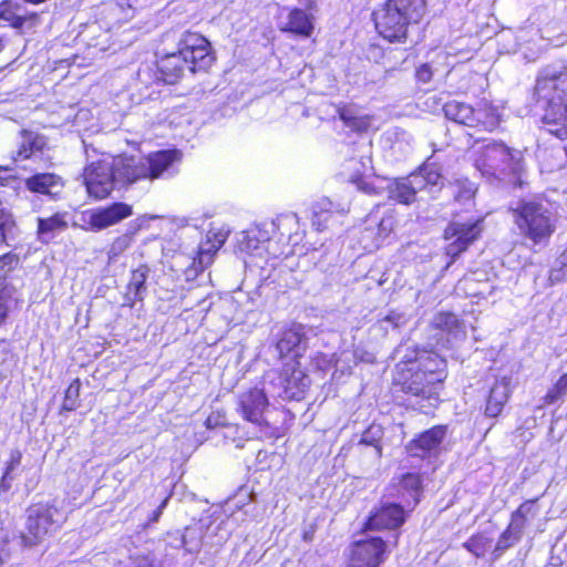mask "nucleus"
Segmentation results:
<instances>
[{"instance_id":"nucleus-1","label":"nucleus","mask_w":567,"mask_h":567,"mask_svg":"<svg viewBox=\"0 0 567 567\" xmlns=\"http://www.w3.org/2000/svg\"><path fill=\"white\" fill-rule=\"evenodd\" d=\"M447 377V361L444 357L433 349L413 346L394 364L390 393L393 399L414 398L436 409L442 403L441 394Z\"/></svg>"},{"instance_id":"nucleus-2","label":"nucleus","mask_w":567,"mask_h":567,"mask_svg":"<svg viewBox=\"0 0 567 567\" xmlns=\"http://www.w3.org/2000/svg\"><path fill=\"white\" fill-rule=\"evenodd\" d=\"M427 12V0H383L370 14L375 35L386 44L404 45Z\"/></svg>"},{"instance_id":"nucleus-3","label":"nucleus","mask_w":567,"mask_h":567,"mask_svg":"<svg viewBox=\"0 0 567 567\" xmlns=\"http://www.w3.org/2000/svg\"><path fill=\"white\" fill-rule=\"evenodd\" d=\"M533 101L546 132L561 141L567 140V66L538 75Z\"/></svg>"},{"instance_id":"nucleus-4","label":"nucleus","mask_w":567,"mask_h":567,"mask_svg":"<svg viewBox=\"0 0 567 567\" xmlns=\"http://www.w3.org/2000/svg\"><path fill=\"white\" fill-rule=\"evenodd\" d=\"M474 165L484 176L501 181L512 188H522L525 185L524 154L503 141H493L483 146L474 159Z\"/></svg>"},{"instance_id":"nucleus-5","label":"nucleus","mask_w":567,"mask_h":567,"mask_svg":"<svg viewBox=\"0 0 567 567\" xmlns=\"http://www.w3.org/2000/svg\"><path fill=\"white\" fill-rule=\"evenodd\" d=\"M509 213L525 245L532 249L547 247L557 229L551 210L537 199H522Z\"/></svg>"},{"instance_id":"nucleus-6","label":"nucleus","mask_w":567,"mask_h":567,"mask_svg":"<svg viewBox=\"0 0 567 567\" xmlns=\"http://www.w3.org/2000/svg\"><path fill=\"white\" fill-rule=\"evenodd\" d=\"M65 520L66 516L55 501L32 503L25 509L24 529L20 534L21 543L25 547L38 546L60 529Z\"/></svg>"},{"instance_id":"nucleus-7","label":"nucleus","mask_w":567,"mask_h":567,"mask_svg":"<svg viewBox=\"0 0 567 567\" xmlns=\"http://www.w3.org/2000/svg\"><path fill=\"white\" fill-rule=\"evenodd\" d=\"M443 113L447 120L471 127L477 133H492L502 122L497 107L486 100L474 106L455 100L449 101L443 105Z\"/></svg>"},{"instance_id":"nucleus-8","label":"nucleus","mask_w":567,"mask_h":567,"mask_svg":"<svg viewBox=\"0 0 567 567\" xmlns=\"http://www.w3.org/2000/svg\"><path fill=\"white\" fill-rule=\"evenodd\" d=\"M176 51L187 61L192 74L207 73L217 60L210 41L198 31H184Z\"/></svg>"},{"instance_id":"nucleus-9","label":"nucleus","mask_w":567,"mask_h":567,"mask_svg":"<svg viewBox=\"0 0 567 567\" xmlns=\"http://www.w3.org/2000/svg\"><path fill=\"white\" fill-rule=\"evenodd\" d=\"M484 231V218H472L466 221L452 220L443 230V238L447 241L444 251L454 262L472 245L482 238Z\"/></svg>"},{"instance_id":"nucleus-10","label":"nucleus","mask_w":567,"mask_h":567,"mask_svg":"<svg viewBox=\"0 0 567 567\" xmlns=\"http://www.w3.org/2000/svg\"><path fill=\"white\" fill-rule=\"evenodd\" d=\"M447 432V424H435L421 431L404 445L406 456L419 461L436 458L442 452Z\"/></svg>"},{"instance_id":"nucleus-11","label":"nucleus","mask_w":567,"mask_h":567,"mask_svg":"<svg viewBox=\"0 0 567 567\" xmlns=\"http://www.w3.org/2000/svg\"><path fill=\"white\" fill-rule=\"evenodd\" d=\"M279 361H301L308 349V337L301 323L290 322L278 331L275 341Z\"/></svg>"},{"instance_id":"nucleus-12","label":"nucleus","mask_w":567,"mask_h":567,"mask_svg":"<svg viewBox=\"0 0 567 567\" xmlns=\"http://www.w3.org/2000/svg\"><path fill=\"white\" fill-rule=\"evenodd\" d=\"M404 507L394 502H383L375 506L367 516L361 532H393L400 529L406 522Z\"/></svg>"},{"instance_id":"nucleus-13","label":"nucleus","mask_w":567,"mask_h":567,"mask_svg":"<svg viewBox=\"0 0 567 567\" xmlns=\"http://www.w3.org/2000/svg\"><path fill=\"white\" fill-rule=\"evenodd\" d=\"M277 378L284 399L289 401L303 400L311 384L301 361L284 362L277 371Z\"/></svg>"},{"instance_id":"nucleus-14","label":"nucleus","mask_w":567,"mask_h":567,"mask_svg":"<svg viewBox=\"0 0 567 567\" xmlns=\"http://www.w3.org/2000/svg\"><path fill=\"white\" fill-rule=\"evenodd\" d=\"M154 83L163 85H176L186 72L190 73L187 61L177 51L156 54L151 70Z\"/></svg>"},{"instance_id":"nucleus-15","label":"nucleus","mask_w":567,"mask_h":567,"mask_svg":"<svg viewBox=\"0 0 567 567\" xmlns=\"http://www.w3.org/2000/svg\"><path fill=\"white\" fill-rule=\"evenodd\" d=\"M539 497H534L524 501L511 514L509 523L506 528L502 532L499 539L496 545L497 550H505L509 548L513 543L520 539L523 530L527 526L528 517H533L537 514L536 503Z\"/></svg>"},{"instance_id":"nucleus-16","label":"nucleus","mask_w":567,"mask_h":567,"mask_svg":"<svg viewBox=\"0 0 567 567\" xmlns=\"http://www.w3.org/2000/svg\"><path fill=\"white\" fill-rule=\"evenodd\" d=\"M388 554V544L381 536H369L350 544L349 559L370 567H381Z\"/></svg>"},{"instance_id":"nucleus-17","label":"nucleus","mask_w":567,"mask_h":567,"mask_svg":"<svg viewBox=\"0 0 567 567\" xmlns=\"http://www.w3.org/2000/svg\"><path fill=\"white\" fill-rule=\"evenodd\" d=\"M0 21L7 22L10 28L23 34L25 30H33L41 24V13L29 11L18 0H2L0 2Z\"/></svg>"},{"instance_id":"nucleus-18","label":"nucleus","mask_w":567,"mask_h":567,"mask_svg":"<svg viewBox=\"0 0 567 567\" xmlns=\"http://www.w3.org/2000/svg\"><path fill=\"white\" fill-rule=\"evenodd\" d=\"M87 194L95 200L107 198L114 188V175L111 166L92 163L84 171Z\"/></svg>"},{"instance_id":"nucleus-19","label":"nucleus","mask_w":567,"mask_h":567,"mask_svg":"<svg viewBox=\"0 0 567 567\" xmlns=\"http://www.w3.org/2000/svg\"><path fill=\"white\" fill-rule=\"evenodd\" d=\"M269 405V400L262 389L250 388L238 400V412L241 417L259 426L267 425L264 413Z\"/></svg>"},{"instance_id":"nucleus-20","label":"nucleus","mask_w":567,"mask_h":567,"mask_svg":"<svg viewBox=\"0 0 567 567\" xmlns=\"http://www.w3.org/2000/svg\"><path fill=\"white\" fill-rule=\"evenodd\" d=\"M132 214L131 205L114 202L107 206L92 209L89 213L87 224L92 230L99 231L128 218Z\"/></svg>"},{"instance_id":"nucleus-21","label":"nucleus","mask_w":567,"mask_h":567,"mask_svg":"<svg viewBox=\"0 0 567 567\" xmlns=\"http://www.w3.org/2000/svg\"><path fill=\"white\" fill-rule=\"evenodd\" d=\"M182 153L176 148L151 152L146 156L147 167H140L136 175L131 179H156L159 178L174 163L181 161Z\"/></svg>"},{"instance_id":"nucleus-22","label":"nucleus","mask_w":567,"mask_h":567,"mask_svg":"<svg viewBox=\"0 0 567 567\" xmlns=\"http://www.w3.org/2000/svg\"><path fill=\"white\" fill-rule=\"evenodd\" d=\"M279 31L298 38L308 39L315 31V17L306 10L293 7L288 9L287 21Z\"/></svg>"},{"instance_id":"nucleus-23","label":"nucleus","mask_w":567,"mask_h":567,"mask_svg":"<svg viewBox=\"0 0 567 567\" xmlns=\"http://www.w3.org/2000/svg\"><path fill=\"white\" fill-rule=\"evenodd\" d=\"M148 274L150 267L146 264H140L131 270L124 292V300L127 306L134 307L137 301H143Z\"/></svg>"},{"instance_id":"nucleus-24","label":"nucleus","mask_w":567,"mask_h":567,"mask_svg":"<svg viewBox=\"0 0 567 567\" xmlns=\"http://www.w3.org/2000/svg\"><path fill=\"white\" fill-rule=\"evenodd\" d=\"M511 396L509 382L503 378L496 380L489 389L484 414L487 417H497L502 414L505 404Z\"/></svg>"},{"instance_id":"nucleus-25","label":"nucleus","mask_w":567,"mask_h":567,"mask_svg":"<svg viewBox=\"0 0 567 567\" xmlns=\"http://www.w3.org/2000/svg\"><path fill=\"white\" fill-rule=\"evenodd\" d=\"M422 192L412 174L395 178L389 189L390 198L409 206L416 202V195Z\"/></svg>"},{"instance_id":"nucleus-26","label":"nucleus","mask_w":567,"mask_h":567,"mask_svg":"<svg viewBox=\"0 0 567 567\" xmlns=\"http://www.w3.org/2000/svg\"><path fill=\"white\" fill-rule=\"evenodd\" d=\"M68 213L56 212L49 217H39L37 219V238L41 243H49L56 234L68 229Z\"/></svg>"},{"instance_id":"nucleus-27","label":"nucleus","mask_w":567,"mask_h":567,"mask_svg":"<svg viewBox=\"0 0 567 567\" xmlns=\"http://www.w3.org/2000/svg\"><path fill=\"white\" fill-rule=\"evenodd\" d=\"M20 136L22 138L14 155V161H27L38 153H42L47 147V137L42 134L21 130Z\"/></svg>"},{"instance_id":"nucleus-28","label":"nucleus","mask_w":567,"mask_h":567,"mask_svg":"<svg viewBox=\"0 0 567 567\" xmlns=\"http://www.w3.org/2000/svg\"><path fill=\"white\" fill-rule=\"evenodd\" d=\"M421 186L422 192H434L441 189L443 185V175L441 168L435 164L427 161L421 164L414 172L411 173Z\"/></svg>"},{"instance_id":"nucleus-29","label":"nucleus","mask_w":567,"mask_h":567,"mask_svg":"<svg viewBox=\"0 0 567 567\" xmlns=\"http://www.w3.org/2000/svg\"><path fill=\"white\" fill-rule=\"evenodd\" d=\"M25 188L34 194L50 195L55 187L63 186L61 176L54 173H37L25 178Z\"/></svg>"},{"instance_id":"nucleus-30","label":"nucleus","mask_w":567,"mask_h":567,"mask_svg":"<svg viewBox=\"0 0 567 567\" xmlns=\"http://www.w3.org/2000/svg\"><path fill=\"white\" fill-rule=\"evenodd\" d=\"M22 302V295L13 285H0V326L6 323L10 312L19 309Z\"/></svg>"},{"instance_id":"nucleus-31","label":"nucleus","mask_w":567,"mask_h":567,"mask_svg":"<svg viewBox=\"0 0 567 567\" xmlns=\"http://www.w3.org/2000/svg\"><path fill=\"white\" fill-rule=\"evenodd\" d=\"M338 117L352 132L361 134L367 132L371 126V116H357L349 104L341 103L337 106Z\"/></svg>"},{"instance_id":"nucleus-32","label":"nucleus","mask_w":567,"mask_h":567,"mask_svg":"<svg viewBox=\"0 0 567 567\" xmlns=\"http://www.w3.org/2000/svg\"><path fill=\"white\" fill-rule=\"evenodd\" d=\"M396 213L394 209L386 210L377 223L373 234V243L377 248L382 247L394 234L396 227Z\"/></svg>"},{"instance_id":"nucleus-33","label":"nucleus","mask_w":567,"mask_h":567,"mask_svg":"<svg viewBox=\"0 0 567 567\" xmlns=\"http://www.w3.org/2000/svg\"><path fill=\"white\" fill-rule=\"evenodd\" d=\"M82 382L80 378L70 381L63 393V401L60 405V413L73 412L81 406Z\"/></svg>"},{"instance_id":"nucleus-34","label":"nucleus","mask_w":567,"mask_h":567,"mask_svg":"<svg viewBox=\"0 0 567 567\" xmlns=\"http://www.w3.org/2000/svg\"><path fill=\"white\" fill-rule=\"evenodd\" d=\"M422 474L417 472H408L399 477V486L403 493L411 495L415 503L420 501L423 489Z\"/></svg>"},{"instance_id":"nucleus-35","label":"nucleus","mask_w":567,"mask_h":567,"mask_svg":"<svg viewBox=\"0 0 567 567\" xmlns=\"http://www.w3.org/2000/svg\"><path fill=\"white\" fill-rule=\"evenodd\" d=\"M16 228V217L6 199L0 196V241L8 244L9 234H11Z\"/></svg>"},{"instance_id":"nucleus-36","label":"nucleus","mask_w":567,"mask_h":567,"mask_svg":"<svg viewBox=\"0 0 567 567\" xmlns=\"http://www.w3.org/2000/svg\"><path fill=\"white\" fill-rule=\"evenodd\" d=\"M431 327L434 330L452 333L461 328V321L451 311H440L433 317Z\"/></svg>"},{"instance_id":"nucleus-37","label":"nucleus","mask_w":567,"mask_h":567,"mask_svg":"<svg viewBox=\"0 0 567 567\" xmlns=\"http://www.w3.org/2000/svg\"><path fill=\"white\" fill-rule=\"evenodd\" d=\"M567 396V372L563 373L556 382L548 389L543 398L545 405H553L559 401H564Z\"/></svg>"},{"instance_id":"nucleus-38","label":"nucleus","mask_w":567,"mask_h":567,"mask_svg":"<svg viewBox=\"0 0 567 567\" xmlns=\"http://www.w3.org/2000/svg\"><path fill=\"white\" fill-rule=\"evenodd\" d=\"M21 264L18 252L9 250L0 255V279L6 280Z\"/></svg>"},{"instance_id":"nucleus-39","label":"nucleus","mask_w":567,"mask_h":567,"mask_svg":"<svg viewBox=\"0 0 567 567\" xmlns=\"http://www.w3.org/2000/svg\"><path fill=\"white\" fill-rule=\"evenodd\" d=\"M489 539L483 534H473L464 544L463 547L470 551L474 557L481 558L487 550Z\"/></svg>"},{"instance_id":"nucleus-40","label":"nucleus","mask_w":567,"mask_h":567,"mask_svg":"<svg viewBox=\"0 0 567 567\" xmlns=\"http://www.w3.org/2000/svg\"><path fill=\"white\" fill-rule=\"evenodd\" d=\"M350 182L355 185L358 190L365 195L375 196L381 193L380 188L373 185V183L360 172L352 174Z\"/></svg>"},{"instance_id":"nucleus-41","label":"nucleus","mask_w":567,"mask_h":567,"mask_svg":"<svg viewBox=\"0 0 567 567\" xmlns=\"http://www.w3.org/2000/svg\"><path fill=\"white\" fill-rule=\"evenodd\" d=\"M218 248L219 247H213L212 249L206 250L199 247L196 251L193 264L199 268H204L206 265H209Z\"/></svg>"},{"instance_id":"nucleus-42","label":"nucleus","mask_w":567,"mask_h":567,"mask_svg":"<svg viewBox=\"0 0 567 567\" xmlns=\"http://www.w3.org/2000/svg\"><path fill=\"white\" fill-rule=\"evenodd\" d=\"M22 460V453L20 450L14 449L10 451L9 458L6 462L4 465V477H10L12 475L13 471L21 464Z\"/></svg>"},{"instance_id":"nucleus-43","label":"nucleus","mask_w":567,"mask_h":567,"mask_svg":"<svg viewBox=\"0 0 567 567\" xmlns=\"http://www.w3.org/2000/svg\"><path fill=\"white\" fill-rule=\"evenodd\" d=\"M140 167H146V166L142 162L136 163L133 158L128 159L127 163L124 164V166H123L122 177L127 183L137 182L138 179H131V176L136 175V173L140 172Z\"/></svg>"},{"instance_id":"nucleus-44","label":"nucleus","mask_w":567,"mask_h":567,"mask_svg":"<svg viewBox=\"0 0 567 567\" xmlns=\"http://www.w3.org/2000/svg\"><path fill=\"white\" fill-rule=\"evenodd\" d=\"M457 190L454 193L456 200L471 199L475 196V190L470 185L456 184Z\"/></svg>"},{"instance_id":"nucleus-45","label":"nucleus","mask_w":567,"mask_h":567,"mask_svg":"<svg viewBox=\"0 0 567 567\" xmlns=\"http://www.w3.org/2000/svg\"><path fill=\"white\" fill-rule=\"evenodd\" d=\"M360 444L373 446L378 452V456H382V443L380 439L368 437L367 432H364L360 439Z\"/></svg>"},{"instance_id":"nucleus-46","label":"nucleus","mask_w":567,"mask_h":567,"mask_svg":"<svg viewBox=\"0 0 567 567\" xmlns=\"http://www.w3.org/2000/svg\"><path fill=\"white\" fill-rule=\"evenodd\" d=\"M432 75V69L427 63H423L416 69V78L419 81L426 83L431 81Z\"/></svg>"},{"instance_id":"nucleus-47","label":"nucleus","mask_w":567,"mask_h":567,"mask_svg":"<svg viewBox=\"0 0 567 567\" xmlns=\"http://www.w3.org/2000/svg\"><path fill=\"white\" fill-rule=\"evenodd\" d=\"M166 503H167V501L164 499L162 502V504L156 509H154L152 512V514L147 518V522H146L145 526H150L151 524H154V523L158 522V519H159V517H161V515L163 513V508L166 506Z\"/></svg>"},{"instance_id":"nucleus-48","label":"nucleus","mask_w":567,"mask_h":567,"mask_svg":"<svg viewBox=\"0 0 567 567\" xmlns=\"http://www.w3.org/2000/svg\"><path fill=\"white\" fill-rule=\"evenodd\" d=\"M12 480H13L12 475H10V477H4V473H2V476L0 478V489L3 492H8L11 488Z\"/></svg>"},{"instance_id":"nucleus-49","label":"nucleus","mask_w":567,"mask_h":567,"mask_svg":"<svg viewBox=\"0 0 567 567\" xmlns=\"http://www.w3.org/2000/svg\"><path fill=\"white\" fill-rule=\"evenodd\" d=\"M323 212L315 213L312 224L317 226L318 230H322L324 227H321V216L323 215Z\"/></svg>"},{"instance_id":"nucleus-50","label":"nucleus","mask_w":567,"mask_h":567,"mask_svg":"<svg viewBox=\"0 0 567 567\" xmlns=\"http://www.w3.org/2000/svg\"><path fill=\"white\" fill-rule=\"evenodd\" d=\"M560 264H561V268H567V247L564 249V251L560 255Z\"/></svg>"},{"instance_id":"nucleus-51","label":"nucleus","mask_w":567,"mask_h":567,"mask_svg":"<svg viewBox=\"0 0 567 567\" xmlns=\"http://www.w3.org/2000/svg\"><path fill=\"white\" fill-rule=\"evenodd\" d=\"M313 533H315V530H313V529L308 530V532H305V533L302 534V539H303V540H306V542H309V543H310V542H312V539H313Z\"/></svg>"},{"instance_id":"nucleus-52","label":"nucleus","mask_w":567,"mask_h":567,"mask_svg":"<svg viewBox=\"0 0 567 567\" xmlns=\"http://www.w3.org/2000/svg\"><path fill=\"white\" fill-rule=\"evenodd\" d=\"M4 45H3V42H2V39L0 38V52L3 50Z\"/></svg>"},{"instance_id":"nucleus-53","label":"nucleus","mask_w":567,"mask_h":567,"mask_svg":"<svg viewBox=\"0 0 567 567\" xmlns=\"http://www.w3.org/2000/svg\"><path fill=\"white\" fill-rule=\"evenodd\" d=\"M7 245H8V244H6V243H3V241H0V250H1L4 246H7Z\"/></svg>"},{"instance_id":"nucleus-54","label":"nucleus","mask_w":567,"mask_h":567,"mask_svg":"<svg viewBox=\"0 0 567 567\" xmlns=\"http://www.w3.org/2000/svg\"><path fill=\"white\" fill-rule=\"evenodd\" d=\"M327 216L323 217V221H327L328 220V216H330L331 214L329 213H326Z\"/></svg>"},{"instance_id":"nucleus-55","label":"nucleus","mask_w":567,"mask_h":567,"mask_svg":"<svg viewBox=\"0 0 567 567\" xmlns=\"http://www.w3.org/2000/svg\"><path fill=\"white\" fill-rule=\"evenodd\" d=\"M424 408H425V405H424V404H422V405H421V408H420V411H421V412H423V413H426V412L423 410Z\"/></svg>"}]
</instances>
